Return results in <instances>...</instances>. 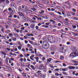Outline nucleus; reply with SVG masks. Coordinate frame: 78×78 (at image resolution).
Segmentation results:
<instances>
[{
  "instance_id": "nucleus-1",
  "label": "nucleus",
  "mask_w": 78,
  "mask_h": 78,
  "mask_svg": "<svg viewBox=\"0 0 78 78\" xmlns=\"http://www.w3.org/2000/svg\"><path fill=\"white\" fill-rule=\"evenodd\" d=\"M78 56V49H77L75 52L71 53L69 55V58H73L74 57Z\"/></svg>"
},
{
  "instance_id": "nucleus-2",
  "label": "nucleus",
  "mask_w": 78,
  "mask_h": 78,
  "mask_svg": "<svg viewBox=\"0 0 78 78\" xmlns=\"http://www.w3.org/2000/svg\"><path fill=\"white\" fill-rule=\"evenodd\" d=\"M42 46H43L45 49H48V48H49V44H43Z\"/></svg>"
},
{
  "instance_id": "nucleus-3",
  "label": "nucleus",
  "mask_w": 78,
  "mask_h": 78,
  "mask_svg": "<svg viewBox=\"0 0 78 78\" xmlns=\"http://www.w3.org/2000/svg\"><path fill=\"white\" fill-rule=\"evenodd\" d=\"M44 67L43 65H41L39 66V69L40 70H42L44 69Z\"/></svg>"
},
{
  "instance_id": "nucleus-4",
  "label": "nucleus",
  "mask_w": 78,
  "mask_h": 78,
  "mask_svg": "<svg viewBox=\"0 0 78 78\" xmlns=\"http://www.w3.org/2000/svg\"><path fill=\"white\" fill-rule=\"evenodd\" d=\"M68 68V69H75V66H69Z\"/></svg>"
},
{
  "instance_id": "nucleus-5",
  "label": "nucleus",
  "mask_w": 78,
  "mask_h": 78,
  "mask_svg": "<svg viewBox=\"0 0 78 78\" xmlns=\"http://www.w3.org/2000/svg\"><path fill=\"white\" fill-rule=\"evenodd\" d=\"M25 11H30V12H31V11L30 10H29V8L27 6H26V8H25Z\"/></svg>"
},
{
  "instance_id": "nucleus-6",
  "label": "nucleus",
  "mask_w": 78,
  "mask_h": 78,
  "mask_svg": "<svg viewBox=\"0 0 78 78\" xmlns=\"http://www.w3.org/2000/svg\"><path fill=\"white\" fill-rule=\"evenodd\" d=\"M56 42V39L52 38V40L51 41L52 43H55Z\"/></svg>"
},
{
  "instance_id": "nucleus-7",
  "label": "nucleus",
  "mask_w": 78,
  "mask_h": 78,
  "mask_svg": "<svg viewBox=\"0 0 78 78\" xmlns=\"http://www.w3.org/2000/svg\"><path fill=\"white\" fill-rule=\"evenodd\" d=\"M51 59H52L51 58H49V59H47V62H48L47 63H47H49V62H51Z\"/></svg>"
},
{
  "instance_id": "nucleus-8",
  "label": "nucleus",
  "mask_w": 78,
  "mask_h": 78,
  "mask_svg": "<svg viewBox=\"0 0 78 78\" xmlns=\"http://www.w3.org/2000/svg\"><path fill=\"white\" fill-rule=\"evenodd\" d=\"M34 27H35V25H34V24H31L30 25V27L32 29H34Z\"/></svg>"
},
{
  "instance_id": "nucleus-9",
  "label": "nucleus",
  "mask_w": 78,
  "mask_h": 78,
  "mask_svg": "<svg viewBox=\"0 0 78 78\" xmlns=\"http://www.w3.org/2000/svg\"><path fill=\"white\" fill-rule=\"evenodd\" d=\"M76 47H73L72 48V51H75V50H76Z\"/></svg>"
},
{
  "instance_id": "nucleus-10",
  "label": "nucleus",
  "mask_w": 78,
  "mask_h": 78,
  "mask_svg": "<svg viewBox=\"0 0 78 78\" xmlns=\"http://www.w3.org/2000/svg\"><path fill=\"white\" fill-rule=\"evenodd\" d=\"M49 22H53L52 23H53V24H55V21L52 20H50Z\"/></svg>"
},
{
  "instance_id": "nucleus-11",
  "label": "nucleus",
  "mask_w": 78,
  "mask_h": 78,
  "mask_svg": "<svg viewBox=\"0 0 78 78\" xmlns=\"http://www.w3.org/2000/svg\"><path fill=\"white\" fill-rule=\"evenodd\" d=\"M8 10L9 11H11V12H14V11H13V10H12V9L11 8H9L8 9Z\"/></svg>"
},
{
  "instance_id": "nucleus-12",
  "label": "nucleus",
  "mask_w": 78,
  "mask_h": 78,
  "mask_svg": "<svg viewBox=\"0 0 78 78\" xmlns=\"http://www.w3.org/2000/svg\"><path fill=\"white\" fill-rule=\"evenodd\" d=\"M18 10L19 11H22V9L21 8V6H20L19 7Z\"/></svg>"
},
{
  "instance_id": "nucleus-13",
  "label": "nucleus",
  "mask_w": 78,
  "mask_h": 78,
  "mask_svg": "<svg viewBox=\"0 0 78 78\" xmlns=\"http://www.w3.org/2000/svg\"><path fill=\"white\" fill-rule=\"evenodd\" d=\"M1 53H2L3 55H6V54L4 52H3L2 51H0Z\"/></svg>"
},
{
  "instance_id": "nucleus-14",
  "label": "nucleus",
  "mask_w": 78,
  "mask_h": 78,
  "mask_svg": "<svg viewBox=\"0 0 78 78\" xmlns=\"http://www.w3.org/2000/svg\"><path fill=\"white\" fill-rule=\"evenodd\" d=\"M29 42L31 44H33V45H34V42H33L32 41H31L30 40H29Z\"/></svg>"
},
{
  "instance_id": "nucleus-15",
  "label": "nucleus",
  "mask_w": 78,
  "mask_h": 78,
  "mask_svg": "<svg viewBox=\"0 0 78 78\" xmlns=\"http://www.w3.org/2000/svg\"><path fill=\"white\" fill-rule=\"evenodd\" d=\"M27 46H28V47H30V48H32V46L29 44H27Z\"/></svg>"
},
{
  "instance_id": "nucleus-16",
  "label": "nucleus",
  "mask_w": 78,
  "mask_h": 78,
  "mask_svg": "<svg viewBox=\"0 0 78 78\" xmlns=\"http://www.w3.org/2000/svg\"><path fill=\"white\" fill-rule=\"evenodd\" d=\"M31 68H32L33 70H35V68H34V66H33V65H31L30 66Z\"/></svg>"
},
{
  "instance_id": "nucleus-17",
  "label": "nucleus",
  "mask_w": 78,
  "mask_h": 78,
  "mask_svg": "<svg viewBox=\"0 0 78 78\" xmlns=\"http://www.w3.org/2000/svg\"><path fill=\"white\" fill-rule=\"evenodd\" d=\"M60 59L61 60H63V59H64V56H60Z\"/></svg>"
},
{
  "instance_id": "nucleus-18",
  "label": "nucleus",
  "mask_w": 78,
  "mask_h": 78,
  "mask_svg": "<svg viewBox=\"0 0 78 78\" xmlns=\"http://www.w3.org/2000/svg\"><path fill=\"white\" fill-rule=\"evenodd\" d=\"M31 10H33V11H36V9L34 8H31Z\"/></svg>"
},
{
  "instance_id": "nucleus-19",
  "label": "nucleus",
  "mask_w": 78,
  "mask_h": 78,
  "mask_svg": "<svg viewBox=\"0 0 78 78\" xmlns=\"http://www.w3.org/2000/svg\"><path fill=\"white\" fill-rule=\"evenodd\" d=\"M73 62H74L75 63H76V64H78V62L77 61L73 60Z\"/></svg>"
},
{
  "instance_id": "nucleus-20",
  "label": "nucleus",
  "mask_w": 78,
  "mask_h": 78,
  "mask_svg": "<svg viewBox=\"0 0 78 78\" xmlns=\"http://www.w3.org/2000/svg\"><path fill=\"white\" fill-rule=\"evenodd\" d=\"M5 25L6 26V28H7L8 27V25H9V24H8V23H5Z\"/></svg>"
},
{
  "instance_id": "nucleus-21",
  "label": "nucleus",
  "mask_w": 78,
  "mask_h": 78,
  "mask_svg": "<svg viewBox=\"0 0 78 78\" xmlns=\"http://www.w3.org/2000/svg\"><path fill=\"white\" fill-rule=\"evenodd\" d=\"M36 59V61L37 62H38L39 61V58L38 57H35V58Z\"/></svg>"
},
{
  "instance_id": "nucleus-22",
  "label": "nucleus",
  "mask_w": 78,
  "mask_h": 78,
  "mask_svg": "<svg viewBox=\"0 0 78 78\" xmlns=\"http://www.w3.org/2000/svg\"><path fill=\"white\" fill-rule=\"evenodd\" d=\"M19 14L21 16H23V13L22 12H20L19 13Z\"/></svg>"
},
{
  "instance_id": "nucleus-23",
  "label": "nucleus",
  "mask_w": 78,
  "mask_h": 78,
  "mask_svg": "<svg viewBox=\"0 0 78 78\" xmlns=\"http://www.w3.org/2000/svg\"><path fill=\"white\" fill-rule=\"evenodd\" d=\"M73 19H75V20H78V18L75 17L73 18Z\"/></svg>"
},
{
  "instance_id": "nucleus-24",
  "label": "nucleus",
  "mask_w": 78,
  "mask_h": 78,
  "mask_svg": "<svg viewBox=\"0 0 78 78\" xmlns=\"http://www.w3.org/2000/svg\"><path fill=\"white\" fill-rule=\"evenodd\" d=\"M63 73L64 75H67V73L66 72H63Z\"/></svg>"
},
{
  "instance_id": "nucleus-25",
  "label": "nucleus",
  "mask_w": 78,
  "mask_h": 78,
  "mask_svg": "<svg viewBox=\"0 0 78 78\" xmlns=\"http://www.w3.org/2000/svg\"><path fill=\"white\" fill-rule=\"evenodd\" d=\"M8 11V9H6L3 11V12L5 13V12H7Z\"/></svg>"
},
{
  "instance_id": "nucleus-26",
  "label": "nucleus",
  "mask_w": 78,
  "mask_h": 78,
  "mask_svg": "<svg viewBox=\"0 0 78 78\" xmlns=\"http://www.w3.org/2000/svg\"><path fill=\"white\" fill-rule=\"evenodd\" d=\"M8 59H9V57H7L6 58V59L5 60V61H7V62H8Z\"/></svg>"
},
{
  "instance_id": "nucleus-27",
  "label": "nucleus",
  "mask_w": 78,
  "mask_h": 78,
  "mask_svg": "<svg viewBox=\"0 0 78 78\" xmlns=\"http://www.w3.org/2000/svg\"><path fill=\"white\" fill-rule=\"evenodd\" d=\"M55 76H59V75L58 73H55Z\"/></svg>"
},
{
  "instance_id": "nucleus-28",
  "label": "nucleus",
  "mask_w": 78,
  "mask_h": 78,
  "mask_svg": "<svg viewBox=\"0 0 78 78\" xmlns=\"http://www.w3.org/2000/svg\"><path fill=\"white\" fill-rule=\"evenodd\" d=\"M67 16L71 17V16H70V13H67Z\"/></svg>"
},
{
  "instance_id": "nucleus-29",
  "label": "nucleus",
  "mask_w": 78,
  "mask_h": 78,
  "mask_svg": "<svg viewBox=\"0 0 78 78\" xmlns=\"http://www.w3.org/2000/svg\"><path fill=\"white\" fill-rule=\"evenodd\" d=\"M22 74L23 75H24V76H27V75L25 73H22Z\"/></svg>"
},
{
  "instance_id": "nucleus-30",
  "label": "nucleus",
  "mask_w": 78,
  "mask_h": 78,
  "mask_svg": "<svg viewBox=\"0 0 78 78\" xmlns=\"http://www.w3.org/2000/svg\"><path fill=\"white\" fill-rule=\"evenodd\" d=\"M34 44L35 45V46H37L38 44H37V43L36 42H34Z\"/></svg>"
},
{
  "instance_id": "nucleus-31",
  "label": "nucleus",
  "mask_w": 78,
  "mask_h": 78,
  "mask_svg": "<svg viewBox=\"0 0 78 78\" xmlns=\"http://www.w3.org/2000/svg\"><path fill=\"white\" fill-rule=\"evenodd\" d=\"M6 3H7V4H9V1H8V0H7L6 1Z\"/></svg>"
},
{
  "instance_id": "nucleus-32",
  "label": "nucleus",
  "mask_w": 78,
  "mask_h": 78,
  "mask_svg": "<svg viewBox=\"0 0 78 78\" xmlns=\"http://www.w3.org/2000/svg\"><path fill=\"white\" fill-rule=\"evenodd\" d=\"M35 22L34 21L32 20L30 21V23H34Z\"/></svg>"
},
{
  "instance_id": "nucleus-33",
  "label": "nucleus",
  "mask_w": 78,
  "mask_h": 78,
  "mask_svg": "<svg viewBox=\"0 0 78 78\" xmlns=\"http://www.w3.org/2000/svg\"><path fill=\"white\" fill-rule=\"evenodd\" d=\"M49 14H50L51 16H53V15H54V13L53 12L49 13Z\"/></svg>"
},
{
  "instance_id": "nucleus-34",
  "label": "nucleus",
  "mask_w": 78,
  "mask_h": 78,
  "mask_svg": "<svg viewBox=\"0 0 78 78\" xmlns=\"http://www.w3.org/2000/svg\"><path fill=\"white\" fill-rule=\"evenodd\" d=\"M1 31L2 32H4V28L3 27V28H1Z\"/></svg>"
},
{
  "instance_id": "nucleus-35",
  "label": "nucleus",
  "mask_w": 78,
  "mask_h": 78,
  "mask_svg": "<svg viewBox=\"0 0 78 78\" xmlns=\"http://www.w3.org/2000/svg\"><path fill=\"white\" fill-rule=\"evenodd\" d=\"M65 20H66V22H69V20L67 18H66Z\"/></svg>"
},
{
  "instance_id": "nucleus-36",
  "label": "nucleus",
  "mask_w": 78,
  "mask_h": 78,
  "mask_svg": "<svg viewBox=\"0 0 78 78\" xmlns=\"http://www.w3.org/2000/svg\"><path fill=\"white\" fill-rule=\"evenodd\" d=\"M43 27H45V28H48V26H46V25H43Z\"/></svg>"
},
{
  "instance_id": "nucleus-37",
  "label": "nucleus",
  "mask_w": 78,
  "mask_h": 78,
  "mask_svg": "<svg viewBox=\"0 0 78 78\" xmlns=\"http://www.w3.org/2000/svg\"><path fill=\"white\" fill-rule=\"evenodd\" d=\"M73 28H76V26H75L74 25H73Z\"/></svg>"
},
{
  "instance_id": "nucleus-38",
  "label": "nucleus",
  "mask_w": 78,
  "mask_h": 78,
  "mask_svg": "<svg viewBox=\"0 0 78 78\" xmlns=\"http://www.w3.org/2000/svg\"><path fill=\"white\" fill-rule=\"evenodd\" d=\"M60 61H55V63H57V62H60Z\"/></svg>"
},
{
  "instance_id": "nucleus-39",
  "label": "nucleus",
  "mask_w": 78,
  "mask_h": 78,
  "mask_svg": "<svg viewBox=\"0 0 78 78\" xmlns=\"http://www.w3.org/2000/svg\"><path fill=\"white\" fill-rule=\"evenodd\" d=\"M36 3H40V0H36Z\"/></svg>"
},
{
  "instance_id": "nucleus-40",
  "label": "nucleus",
  "mask_w": 78,
  "mask_h": 78,
  "mask_svg": "<svg viewBox=\"0 0 78 78\" xmlns=\"http://www.w3.org/2000/svg\"><path fill=\"white\" fill-rule=\"evenodd\" d=\"M24 25H25V26H28V24L27 23H25L24 24Z\"/></svg>"
},
{
  "instance_id": "nucleus-41",
  "label": "nucleus",
  "mask_w": 78,
  "mask_h": 78,
  "mask_svg": "<svg viewBox=\"0 0 78 78\" xmlns=\"http://www.w3.org/2000/svg\"><path fill=\"white\" fill-rule=\"evenodd\" d=\"M8 17H9V18H12V15H10Z\"/></svg>"
},
{
  "instance_id": "nucleus-42",
  "label": "nucleus",
  "mask_w": 78,
  "mask_h": 78,
  "mask_svg": "<svg viewBox=\"0 0 78 78\" xmlns=\"http://www.w3.org/2000/svg\"><path fill=\"white\" fill-rule=\"evenodd\" d=\"M49 66L50 67H51V68H54L53 66H52L51 65H50Z\"/></svg>"
},
{
  "instance_id": "nucleus-43",
  "label": "nucleus",
  "mask_w": 78,
  "mask_h": 78,
  "mask_svg": "<svg viewBox=\"0 0 78 78\" xmlns=\"http://www.w3.org/2000/svg\"><path fill=\"white\" fill-rule=\"evenodd\" d=\"M23 19L24 20H25V16H24V15H23Z\"/></svg>"
},
{
  "instance_id": "nucleus-44",
  "label": "nucleus",
  "mask_w": 78,
  "mask_h": 78,
  "mask_svg": "<svg viewBox=\"0 0 78 78\" xmlns=\"http://www.w3.org/2000/svg\"><path fill=\"white\" fill-rule=\"evenodd\" d=\"M63 66H64V67H65L66 66V63H63Z\"/></svg>"
},
{
  "instance_id": "nucleus-45",
  "label": "nucleus",
  "mask_w": 78,
  "mask_h": 78,
  "mask_svg": "<svg viewBox=\"0 0 78 78\" xmlns=\"http://www.w3.org/2000/svg\"><path fill=\"white\" fill-rule=\"evenodd\" d=\"M57 13L58 14H59V15H61V13L59 12H58Z\"/></svg>"
},
{
  "instance_id": "nucleus-46",
  "label": "nucleus",
  "mask_w": 78,
  "mask_h": 78,
  "mask_svg": "<svg viewBox=\"0 0 78 78\" xmlns=\"http://www.w3.org/2000/svg\"><path fill=\"white\" fill-rule=\"evenodd\" d=\"M36 30H39V27L36 26Z\"/></svg>"
},
{
  "instance_id": "nucleus-47",
  "label": "nucleus",
  "mask_w": 78,
  "mask_h": 78,
  "mask_svg": "<svg viewBox=\"0 0 78 78\" xmlns=\"http://www.w3.org/2000/svg\"><path fill=\"white\" fill-rule=\"evenodd\" d=\"M59 69H56L55 70V71H59Z\"/></svg>"
},
{
  "instance_id": "nucleus-48",
  "label": "nucleus",
  "mask_w": 78,
  "mask_h": 78,
  "mask_svg": "<svg viewBox=\"0 0 78 78\" xmlns=\"http://www.w3.org/2000/svg\"><path fill=\"white\" fill-rule=\"evenodd\" d=\"M66 44L67 45H69V44H70V43L69 42H67Z\"/></svg>"
},
{
  "instance_id": "nucleus-49",
  "label": "nucleus",
  "mask_w": 78,
  "mask_h": 78,
  "mask_svg": "<svg viewBox=\"0 0 78 78\" xmlns=\"http://www.w3.org/2000/svg\"><path fill=\"white\" fill-rule=\"evenodd\" d=\"M72 10L73 11H74V12H76V10H75V9H73Z\"/></svg>"
},
{
  "instance_id": "nucleus-50",
  "label": "nucleus",
  "mask_w": 78,
  "mask_h": 78,
  "mask_svg": "<svg viewBox=\"0 0 78 78\" xmlns=\"http://www.w3.org/2000/svg\"><path fill=\"white\" fill-rule=\"evenodd\" d=\"M41 14H42V13H44V10L41 11Z\"/></svg>"
},
{
  "instance_id": "nucleus-51",
  "label": "nucleus",
  "mask_w": 78,
  "mask_h": 78,
  "mask_svg": "<svg viewBox=\"0 0 78 78\" xmlns=\"http://www.w3.org/2000/svg\"><path fill=\"white\" fill-rule=\"evenodd\" d=\"M13 41H16L17 40V39L16 38H14L13 39Z\"/></svg>"
},
{
  "instance_id": "nucleus-52",
  "label": "nucleus",
  "mask_w": 78,
  "mask_h": 78,
  "mask_svg": "<svg viewBox=\"0 0 78 78\" xmlns=\"http://www.w3.org/2000/svg\"><path fill=\"white\" fill-rule=\"evenodd\" d=\"M37 49H34V51H35V54H36V53H37V51H36V50H37Z\"/></svg>"
},
{
  "instance_id": "nucleus-53",
  "label": "nucleus",
  "mask_w": 78,
  "mask_h": 78,
  "mask_svg": "<svg viewBox=\"0 0 78 78\" xmlns=\"http://www.w3.org/2000/svg\"><path fill=\"white\" fill-rule=\"evenodd\" d=\"M18 49H19V50H21V47H20L18 46Z\"/></svg>"
},
{
  "instance_id": "nucleus-54",
  "label": "nucleus",
  "mask_w": 78,
  "mask_h": 78,
  "mask_svg": "<svg viewBox=\"0 0 78 78\" xmlns=\"http://www.w3.org/2000/svg\"><path fill=\"white\" fill-rule=\"evenodd\" d=\"M30 36H34V35H33V34H30Z\"/></svg>"
},
{
  "instance_id": "nucleus-55",
  "label": "nucleus",
  "mask_w": 78,
  "mask_h": 78,
  "mask_svg": "<svg viewBox=\"0 0 78 78\" xmlns=\"http://www.w3.org/2000/svg\"><path fill=\"white\" fill-rule=\"evenodd\" d=\"M57 8L58 9H60V8H61V7H60V6H57Z\"/></svg>"
},
{
  "instance_id": "nucleus-56",
  "label": "nucleus",
  "mask_w": 78,
  "mask_h": 78,
  "mask_svg": "<svg viewBox=\"0 0 78 78\" xmlns=\"http://www.w3.org/2000/svg\"><path fill=\"white\" fill-rule=\"evenodd\" d=\"M62 71H66V69H63L62 68Z\"/></svg>"
},
{
  "instance_id": "nucleus-57",
  "label": "nucleus",
  "mask_w": 78,
  "mask_h": 78,
  "mask_svg": "<svg viewBox=\"0 0 78 78\" xmlns=\"http://www.w3.org/2000/svg\"><path fill=\"white\" fill-rule=\"evenodd\" d=\"M23 61H24V62H26V58H24Z\"/></svg>"
},
{
  "instance_id": "nucleus-58",
  "label": "nucleus",
  "mask_w": 78,
  "mask_h": 78,
  "mask_svg": "<svg viewBox=\"0 0 78 78\" xmlns=\"http://www.w3.org/2000/svg\"><path fill=\"white\" fill-rule=\"evenodd\" d=\"M21 30H23L24 29H25V27H23L21 28Z\"/></svg>"
},
{
  "instance_id": "nucleus-59",
  "label": "nucleus",
  "mask_w": 78,
  "mask_h": 78,
  "mask_svg": "<svg viewBox=\"0 0 78 78\" xmlns=\"http://www.w3.org/2000/svg\"><path fill=\"white\" fill-rule=\"evenodd\" d=\"M55 9H54L53 8H52L51 9V11H55Z\"/></svg>"
},
{
  "instance_id": "nucleus-60",
  "label": "nucleus",
  "mask_w": 78,
  "mask_h": 78,
  "mask_svg": "<svg viewBox=\"0 0 78 78\" xmlns=\"http://www.w3.org/2000/svg\"><path fill=\"white\" fill-rule=\"evenodd\" d=\"M25 44H28V41H27L26 40H25Z\"/></svg>"
},
{
  "instance_id": "nucleus-61",
  "label": "nucleus",
  "mask_w": 78,
  "mask_h": 78,
  "mask_svg": "<svg viewBox=\"0 0 78 78\" xmlns=\"http://www.w3.org/2000/svg\"><path fill=\"white\" fill-rule=\"evenodd\" d=\"M35 39L34 38L32 37L31 38V40H32L33 41H34Z\"/></svg>"
},
{
  "instance_id": "nucleus-62",
  "label": "nucleus",
  "mask_w": 78,
  "mask_h": 78,
  "mask_svg": "<svg viewBox=\"0 0 78 78\" xmlns=\"http://www.w3.org/2000/svg\"><path fill=\"white\" fill-rule=\"evenodd\" d=\"M21 64L22 66H24V63H21Z\"/></svg>"
},
{
  "instance_id": "nucleus-63",
  "label": "nucleus",
  "mask_w": 78,
  "mask_h": 78,
  "mask_svg": "<svg viewBox=\"0 0 78 78\" xmlns=\"http://www.w3.org/2000/svg\"><path fill=\"white\" fill-rule=\"evenodd\" d=\"M30 34H27L26 35V36H27L28 37L30 36Z\"/></svg>"
},
{
  "instance_id": "nucleus-64",
  "label": "nucleus",
  "mask_w": 78,
  "mask_h": 78,
  "mask_svg": "<svg viewBox=\"0 0 78 78\" xmlns=\"http://www.w3.org/2000/svg\"><path fill=\"white\" fill-rule=\"evenodd\" d=\"M14 18H16V17H17V15H14Z\"/></svg>"
}]
</instances>
